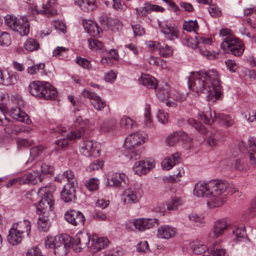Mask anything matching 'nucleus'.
Masks as SVG:
<instances>
[{
    "instance_id": "nucleus-1",
    "label": "nucleus",
    "mask_w": 256,
    "mask_h": 256,
    "mask_svg": "<svg viewBox=\"0 0 256 256\" xmlns=\"http://www.w3.org/2000/svg\"><path fill=\"white\" fill-rule=\"evenodd\" d=\"M188 86L194 94H203L208 100L212 102L218 98L221 94L219 74L214 70L191 72L188 78Z\"/></svg>"
},
{
    "instance_id": "nucleus-2",
    "label": "nucleus",
    "mask_w": 256,
    "mask_h": 256,
    "mask_svg": "<svg viewBox=\"0 0 256 256\" xmlns=\"http://www.w3.org/2000/svg\"><path fill=\"white\" fill-rule=\"evenodd\" d=\"M236 189L225 180H212L208 182H199L194 188V194L207 198L208 206L212 208L220 206L224 196L228 193H235Z\"/></svg>"
},
{
    "instance_id": "nucleus-3",
    "label": "nucleus",
    "mask_w": 256,
    "mask_h": 256,
    "mask_svg": "<svg viewBox=\"0 0 256 256\" xmlns=\"http://www.w3.org/2000/svg\"><path fill=\"white\" fill-rule=\"evenodd\" d=\"M55 187L52 186L41 187L38 194L42 197L37 209L40 212L38 222V228L40 231L47 232L50 228L54 214L52 208L54 202L52 192Z\"/></svg>"
},
{
    "instance_id": "nucleus-4",
    "label": "nucleus",
    "mask_w": 256,
    "mask_h": 256,
    "mask_svg": "<svg viewBox=\"0 0 256 256\" xmlns=\"http://www.w3.org/2000/svg\"><path fill=\"white\" fill-rule=\"evenodd\" d=\"M30 92L34 96L46 100L54 99L57 96L56 88L50 83L44 81H34L29 85Z\"/></svg>"
},
{
    "instance_id": "nucleus-5",
    "label": "nucleus",
    "mask_w": 256,
    "mask_h": 256,
    "mask_svg": "<svg viewBox=\"0 0 256 256\" xmlns=\"http://www.w3.org/2000/svg\"><path fill=\"white\" fill-rule=\"evenodd\" d=\"M72 238L66 234H62L54 238H48L45 241L46 248H54V254L63 256L67 254L72 246Z\"/></svg>"
},
{
    "instance_id": "nucleus-6",
    "label": "nucleus",
    "mask_w": 256,
    "mask_h": 256,
    "mask_svg": "<svg viewBox=\"0 0 256 256\" xmlns=\"http://www.w3.org/2000/svg\"><path fill=\"white\" fill-rule=\"evenodd\" d=\"M220 46L225 52L238 56L242 55L244 49L241 40L234 36L224 38Z\"/></svg>"
},
{
    "instance_id": "nucleus-7",
    "label": "nucleus",
    "mask_w": 256,
    "mask_h": 256,
    "mask_svg": "<svg viewBox=\"0 0 256 256\" xmlns=\"http://www.w3.org/2000/svg\"><path fill=\"white\" fill-rule=\"evenodd\" d=\"M6 26L14 31L19 32L21 36L27 35L29 32L30 24L26 17L18 20L10 15L5 16Z\"/></svg>"
},
{
    "instance_id": "nucleus-8",
    "label": "nucleus",
    "mask_w": 256,
    "mask_h": 256,
    "mask_svg": "<svg viewBox=\"0 0 256 256\" xmlns=\"http://www.w3.org/2000/svg\"><path fill=\"white\" fill-rule=\"evenodd\" d=\"M80 152L84 156L94 158L100 156V144L90 140H84L80 143Z\"/></svg>"
},
{
    "instance_id": "nucleus-9",
    "label": "nucleus",
    "mask_w": 256,
    "mask_h": 256,
    "mask_svg": "<svg viewBox=\"0 0 256 256\" xmlns=\"http://www.w3.org/2000/svg\"><path fill=\"white\" fill-rule=\"evenodd\" d=\"M142 195L141 188L135 186L125 190L122 195V199L126 204H134L139 202Z\"/></svg>"
},
{
    "instance_id": "nucleus-10",
    "label": "nucleus",
    "mask_w": 256,
    "mask_h": 256,
    "mask_svg": "<svg viewBox=\"0 0 256 256\" xmlns=\"http://www.w3.org/2000/svg\"><path fill=\"white\" fill-rule=\"evenodd\" d=\"M146 134L144 132H137L129 134L125 139L126 148H136L145 142Z\"/></svg>"
},
{
    "instance_id": "nucleus-11",
    "label": "nucleus",
    "mask_w": 256,
    "mask_h": 256,
    "mask_svg": "<svg viewBox=\"0 0 256 256\" xmlns=\"http://www.w3.org/2000/svg\"><path fill=\"white\" fill-rule=\"evenodd\" d=\"M98 22L104 28H107L112 32L118 31L121 26V22L118 19L112 18L106 13L100 14Z\"/></svg>"
},
{
    "instance_id": "nucleus-12",
    "label": "nucleus",
    "mask_w": 256,
    "mask_h": 256,
    "mask_svg": "<svg viewBox=\"0 0 256 256\" xmlns=\"http://www.w3.org/2000/svg\"><path fill=\"white\" fill-rule=\"evenodd\" d=\"M90 236L85 232H78L73 238L74 249L76 252H80L84 248L90 241Z\"/></svg>"
},
{
    "instance_id": "nucleus-13",
    "label": "nucleus",
    "mask_w": 256,
    "mask_h": 256,
    "mask_svg": "<svg viewBox=\"0 0 256 256\" xmlns=\"http://www.w3.org/2000/svg\"><path fill=\"white\" fill-rule=\"evenodd\" d=\"M54 1L48 0L46 4L43 5L42 8L39 10L38 6L32 4L30 6V10L33 14H43L48 16H53L56 14V10L54 8Z\"/></svg>"
},
{
    "instance_id": "nucleus-14",
    "label": "nucleus",
    "mask_w": 256,
    "mask_h": 256,
    "mask_svg": "<svg viewBox=\"0 0 256 256\" xmlns=\"http://www.w3.org/2000/svg\"><path fill=\"white\" fill-rule=\"evenodd\" d=\"M110 244L106 238L97 237L93 236L90 246V250L91 252L96 253L108 248Z\"/></svg>"
},
{
    "instance_id": "nucleus-15",
    "label": "nucleus",
    "mask_w": 256,
    "mask_h": 256,
    "mask_svg": "<svg viewBox=\"0 0 256 256\" xmlns=\"http://www.w3.org/2000/svg\"><path fill=\"white\" fill-rule=\"evenodd\" d=\"M159 24L160 26L161 32L167 39L173 40L178 38L180 31L178 26L166 22Z\"/></svg>"
},
{
    "instance_id": "nucleus-16",
    "label": "nucleus",
    "mask_w": 256,
    "mask_h": 256,
    "mask_svg": "<svg viewBox=\"0 0 256 256\" xmlns=\"http://www.w3.org/2000/svg\"><path fill=\"white\" fill-rule=\"evenodd\" d=\"M66 220L74 226H82L85 218L83 214L75 210H68L64 214Z\"/></svg>"
},
{
    "instance_id": "nucleus-17",
    "label": "nucleus",
    "mask_w": 256,
    "mask_h": 256,
    "mask_svg": "<svg viewBox=\"0 0 256 256\" xmlns=\"http://www.w3.org/2000/svg\"><path fill=\"white\" fill-rule=\"evenodd\" d=\"M126 176L123 173L115 172L110 175L107 178V184L114 187H124Z\"/></svg>"
},
{
    "instance_id": "nucleus-18",
    "label": "nucleus",
    "mask_w": 256,
    "mask_h": 256,
    "mask_svg": "<svg viewBox=\"0 0 256 256\" xmlns=\"http://www.w3.org/2000/svg\"><path fill=\"white\" fill-rule=\"evenodd\" d=\"M154 166V164L152 161L142 160L135 163L133 170L136 174L141 176L147 174Z\"/></svg>"
},
{
    "instance_id": "nucleus-19",
    "label": "nucleus",
    "mask_w": 256,
    "mask_h": 256,
    "mask_svg": "<svg viewBox=\"0 0 256 256\" xmlns=\"http://www.w3.org/2000/svg\"><path fill=\"white\" fill-rule=\"evenodd\" d=\"M20 177L21 183L24 184H36L41 182L44 178V176L38 170L28 172Z\"/></svg>"
},
{
    "instance_id": "nucleus-20",
    "label": "nucleus",
    "mask_w": 256,
    "mask_h": 256,
    "mask_svg": "<svg viewBox=\"0 0 256 256\" xmlns=\"http://www.w3.org/2000/svg\"><path fill=\"white\" fill-rule=\"evenodd\" d=\"M10 116L14 119L24 122L27 124H30L32 121L28 114L24 111L21 110L20 108L18 106L12 108L10 111Z\"/></svg>"
},
{
    "instance_id": "nucleus-21",
    "label": "nucleus",
    "mask_w": 256,
    "mask_h": 256,
    "mask_svg": "<svg viewBox=\"0 0 256 256\" xmlns=\"http://www.w3.org/2000/svg\"><path fill=\"white\" fill-rule=\"evenodd\" d=\"M228 223L226 220H220L214 222V227L210 233V237L216 238L222 235L227 228Z\"/></svg>"
},
{
    "instance_id": "nucleus-22",
    "label": "nucleus",
    "mask_w": 256,
    "mask_h": 256,
    "mask_svg": "<svg viewBox=\"0 0 256 256\" xmlns=\"http://www.w3.org/2000/svg\"><path fill=\"white\" fill-rule=\"evenodd\" d=\"M72 184V182H71V184H66L61 192V198L66 202H72L75 198L76 187Z\"/></svg>"
},
{
    "instance_id": "nucleus-23",
    "label": "nucleus",
    "mask_w": 256,
    "mask_h": 256,
    "mask_svg": "<svg viewBox=\"0 0 256 256\" xmlns=\"http://www.w3.org/2000/svg\"><path fill=\"white\" fill-rule=\"evenodd\" d=\"M180 140L184 142H190L192 141V138L188 137L185 132H179L170 135L168 137L166 142L167 144L170 146H173L176 142Z\"/></svg>"
},
{
    "instance_id": "nucleus-24",
    "label": "nucleus",
    "mask_w": 256,
    "mask_h": 256,
    "mask_svg": "<svg viewBox=\"0 0 256 256\" xmlns=\"http://www.w3.org/2000/svg\"><path fill=\"white\" fill-rule=\"evenodd\" d=\"M176 232V229L174 227L163 225L158 228L157 236L159 238L168 239L174 237Z\"/></svg>"
},
{
    "instance_id": "nucleus-25",
    "label": "nucleus",
    "mask_w": 256,
    "mask_h": 256,
    "mask_svg": "<svg viewBox=\"0 0 256 256\" xmlns=\"http://www.w3.org/2000/svg\"><path fill=\"white\" fill-rule=\"evenodd\" d=\"M198 116L204 123L211 124L217 119L218 114L212 112L208 107L206 108L205 112H200L198 114Z\"/></svg>"
},
{
    "instance_id": "nucleus-26",
    "label": "nucleus",
    "mask_w": 256,
    "mask_h": 256,
    "mask_svg": "<svg viewBox=\"0 0 256 256\" xmlns=\"http://www.w3.org/2000/svg\"><path fill=\"white\" fill-rule=\"evenodd\" d=\"M170 86L167 83L156 88V96L162 102L166 100L167 102L170 100Z\"/></svg>"
},
{
    "instance_id": "nucleus-27",
    "label": "nucleus",
    "mask_w": 256,
    "mask_h": 256,
    "mask_svg": "<svg viewBox=\"0 0 256 256\" xmlns=\"http://www.w3.org/2000/svg\"><path fill=\"white\" fill-rule=\"evenodd\" d=\"M12 226L22 236H28L31 229L30 222L27 220H24L16 224H14Z\"/></svg>"
},
{
    "instance_id": "nucleus-28",
    "label": "nucleus",
    "mask_w": 256,
    "mask_h": 256,
    "mask_svg": "<svg viewBox=\"0 0 256 256\" xmlns=\"http://www.w3.org/2000/svg\"><path fill=\"white\" fill-rule=\"evenodd\" d=\"M16 82V76L12 74H10L6 70H2L0 69V83L9 86L14 84Z\"/></svg>"
},
{
    "instance_id": "nucleus-29",
    "label": "nucleus",
    "mask_w": 256,
    "mask_h": 256,
    "mask_svg": "<svg viewBox=\"0 0 256 256\" xmlns=\"http://www.w3.org/2000/svg\"><path fill=\"white\" fill-rule=\"evenodd\" d=\"M170 100L166 103V106H175L176 105V101L182 102L186 99V94H182L176 90H173L170 92Z\"/></svg>"
},
{
    "instance_id": "nucleus-30",
    "label": "nucleus",
    "mask_w": 256,
    "mask_h": 256,
    "mask_svg": "<svg viewBox=\"0 0 256 256\" xmlns=\"http://www.w3.org/2000/svg\"><path fill=\"white\" fill-rule=\"evenodd\" d=\"M180 154L178 153H175L168 158H165L162 162L163 168L169 170L175 164L180 162Z\"/></svg>"
},
{
    "instance_id": "nucleus-31",
    "label": "nucleus",
    "mask_w": 256,
    "mask_h": 256,
    "mask_svg": "<svg viewBox=\"0 0 256 256\" xmlns=\"http://www.w3.org/2000/svg\"><path fill=\"white\" fill-rule=\"evenodd\" d=\"M24 236L20 234L12 226L9 230V234L7 236L8 240L12 245L20 244Z\"/></svg>"
},
{
    "instance_id": "nucleus-32",
    "label": "nucleus",
    "mask_w": 256,
    "mask_h": 256,
    "mask_svg": "<svg viewBox=\"0 0 256 256\" xmlns=\"http://www.w3.org/2000/svg\"><path fill=\"white\" fill-rule=\"evenodd\" d=\"M74 2L78 4L80 9L85 12L92 11L96 8L93 0H74Z\"/></svg>"
},
{
    "instance_id": "nucleus-33",
    "label": "nucleus",
    "mask_w": 256,
    "mask_h": 256,
    "mask_svg": "<svg viewBox=\"0 0 256 256\" xmlns=\"http://www.w3.org/2000/svg\"><path fill=\"white\" fill-rule=\"evenodd\" d=\"M140 84L149 88H156V80L149 74H142L138 80Z\"/></svg>"
},
{
    "instance_id": "nucleus-34",
    "label": "nucleus",
    "mask_w": 256,
    "mask_h": 256,
    "mask_svg": "<svg viewBox=\"0 0 256 256\" xmlns=\"http://www.w3.org/2000/svg\"><path fill=\"white\" fill-rule=\"evenodd\" d=\"M82 24L84 28L87 30L88 32L93 36L98 34L102 31V29L98 27L96 24H94L91 20H84Z\"/></svg>"
},
{
    "instance_id": "nucleus-35",
    "label": "nucleus",
    "mask_w": 256,
    "mask_h": 256,
    "mask_svg": "<svg viewBox=\"0 0 256 256\" xmlns=\"http://www.w3.org/2000/svg\"><path fill=\"white\" fill-rule=\"evenodd\" d=\"M157 51L160 56L163 57H169L172 56L173 49L172 48L165 44L158 42Z\"/></svg>"
},
{
    "instance_id": "nucleus-36",
    "label": "nucleus",
    "mask_w": 256,
    "mask_h": 256,
    "mask_svg": "<svg viewBox=\"0 0 256 256\" xmlns=\"http://www.w3.org/2000/svg\"><path fill=\"white\" fill-rule=\"evenodd\" d=\"M196 42L192 46V48H198V51L203 48V44L210 45L212 44V39L209 38H205L203 36L195 37Z\"/></svg>"
},
{
    "instance_id": "nucleus-37",
    "label": "nucleus",
    "mask_w": 256,
    "mask_h": 256,
    "mask_svg": "<svg viewBox=\"0 0 256 256\" xmlns=\"http://www.w3.org/2000/svg\"><path fill=\"white\" fill-rule=\"evenodd\" d=\"M208 250L212 256H228L226 250L217 244L210 246Z\"/></svg>"
},
{
    "instance_id": "nucleus-38",
    "label": "nucleus",
    "mask_w": 256,
    "mask_h": 256,
    "mask_svg": "<svg viewBox=\"0 0 256 256\" xmlns=\"http://www.w3.org/2000/svg\"><path fill=\"white\" fill-rule=\"evenodd\" d=\"M120 126L122 128L130 130L136 127V123L129 117H122L120 122Z\"/></svg>"
},
{
    "instance_id": "nucleus-39",
    "label": "nucleus",
    "mask_w": 256,
    "mask_h": 256,
    "mask_svg": "<svg viewBox=\"0 0 256 256\" xmlns=\"http://www.w3.org/2000/svg\"><path fill=\"white\" fill-rule=\"evenodd\" d=\"M217 120L220 124L226 127L232 126L234 124L232 118L229 115L224 114H218Z\"/></svg>"
},
{
    "instance_id": "nucleus-40",
    "label": "nucleus",
    "mask_w": 256,
    "mask_h": 256,
    "mask_svg": "<svg viewBox=\"0 0 256 256\" xmlns=\"http://www.w3.org/2000/svg\"><path fill=\"white\" fill-rule=\"evenodd\" d=\"M85 134V130L84 127H80L76 130L70 132L66 134L69 140H77L80 138Z\"/></svg>"
},
{
    "instance_id": "nucleus-41",
    "label": "nucleus",
    "mask_w": 256,
    "mask_h": 256,
    "mask_svg": "<svg viewBox=\"0 0 256 256\" xmlns=\"http://www.w3.org/2000/svg\"><path fill=\"white\" fill-rule=\"evenodd\" d=\"M0 124L5 126L4 130L8 134H14V125L10 122L4 114L0 116Z\"/></svg>"
},
{
    "instance_id": "nucleus-42",
    "label": "nucleus",
    "mask_w": 256,
    "mask_h": 256,
    "mask_svg": "<svg viewBox=\"0 0 256 256\" xmlns=\"http://www.w3.org/2000/svg\"><path fill=\"white\" fill-rule=\"evenodd\" d=\"M116 126V120L114 118L106 120L100 126L101 130L104 132L112 131Z\"/></svg>"
},
{
    "instance_id": "nucleus-43",
    "label": "nucleus",
    "mask_w": 256,
    "mask_h": 256,
    "mask_svg": "<svg viewBox=\"0 0 256 256\" xmlns=\"http://www.w3.org/2000/svg\"><path fill=\"white\" fill-rule=\"evenodd\" d=\"M183 29L187 32H196L198 29V25L196 20L184 21Z\"/></svg>"
},
{
    "instance_id": "nucleus-44",
    "label": "nucleus",
    "mask_w": 256,
    "mask_h": 256,
    "mask_svg": "<svg viewBox=\"0 0 256 256\" xmlns=\"http://www.w3.org/2000/svg\"><path fill=\"white\" fill-rule=\"evenodd\" d=\"M24 46L28 51L32 52L38 49L39 44L36 40L30 38L25 42Z\"/></svg>"
},
{
    "instance_id": "nucleus-45",
    "label": "nucleus",
    "mask_w": 256,
    "mask_h": 256,
    "mask_svg": "<svg viewBox=\"0 0 256 256\" xmlns=\"http://www.w3.org/2000/svg\"><path fill=\"white\" fill-rule=\"evenodd\" d=\"M126 156L130 160H136L140 158V152L136 148H126Z\"/></svg>"
},
{
    "instance_id": "nucleus-46",
    "label": "nucleus",
    "mask_w": 256,
    "mask_h": 256,
    "mask_svg": "<svg viewBox=\"0 0 256 256\" xmlns=\"http://www.w3.org/2000/svg\"><path fill=\"white\" fill-rule=\"evenodd\" d=\"M233 234L236 236V242L242 241V240L245 238L246 236L245 228L243 226L238 227L233 230Z\"/></svg>"
},
{
    "instance_id": "nucleus-47",
    "label": "nucleus",
    "mask_w": 256,
    "mask_h": 256,
    "mask_svg": "<svg viewBox=\"0 0 256 256\" xmlns=\"http://www.w3.org/2000/svg\"><path fill=\"white\" fill-rule=\"evenodd\" d=\"M144 222V218L131 220L128 221V223L126 224V226L128 227V224H132L138 230L144 231L145 230V226Z\"/></svg>"
},
{
    "instance_id": "nucleus-48",
    "label": "nucleus",
    "mask_w": 256,
    "mask_h": 256,
    "mask_svg": "<svg viewBox=\"0 0 256 256\" xmlns=\"http://www.w3.org/2000/svg\"><path fill=\"white\" fill-rule=\"evenodd\" d=\"M113 2L112 6L114 8L121 11L127 12L129 15L131 14V12L123 1L120 0H113Z\"/></svg>"
},
{
    "instance_id": "nucleus-49",
    "label": "nucleus",
    "mask_w": 256,
    "mask_h": 256,
    "mask_svg": "<svg viewBox=\"0 0 256 256\" xmlns=\"http://www.w3.org/2000/svg\"><path fill=\"white\" fill-rule=\"evenodd\" d=\"M235 168L238 170H246L248 168L247 160L244 158H238L236 160Z\"/></svg>"
},
{
    "instance_id": "nucleus-50",
    "label": "nucleus",
    "mask_w": 256,
    "mask_h": 256,
    "mask_svg": "<svg viewBox=\"0 0 256 256\" xmlns=\"http://www.w3.org/2000/svg\"><path fill=\"white\" fill-rule=\"evenodd\" d=\"M222 140V134L216 131L210 135L208 138V143L211 146H216L218 142Z\"/></svg>"
},
{
    "instance_id": "nucleus-51",
    "label": "nucleus",
    "mask_w": 256,
    "mask_h": 256,
    "mask_svg": "<svg viewBox=\"0 0 256 256\" xmlns=\"http://www.w3.org/2000/svg\"><path fill=\"white\" fill-rule=\"evenodd\" d=\"M182 204V200L178 198H174L166 203L167 208L170 210H174L178 209V206Z\"/></svg>"
},
{
    "instance_id": "nucleus-52",
    "label": "nucleus",
    "mask_w": 256,
    "mask_h": 256,
    "mask_svg": "<svg viewBox=\"0 0 256 256\" xmlns=\"http://www.w3.org/2000/svg\"><path fill=\"white\" fill-rule=\"evenodd\" d=\"M44 148L41 146H34L30 150V158L28 160H33L35 158L40 156L43 152Z\"/></svg>"
},
{
    "instance_id": "nucleus-53",
    "label": "nucleus",
    "mask_w": 256,
    "mask_h": 256,
    "mask_svg": "<svg viewBox=\"0 0 256 256\" xmlns=\"http://www.w3.org/2000/svg\"><path fill=\"white\" fill-rule=\"evenodd\" d=\"M91 104L94 108L98 110H102L106 105L101 98L97 95L92 100Z\"/></svg>"
},
{
    "instance_id": "nucleus-54",
    "label": "nucleus",
    "mask_w": 256,
    "mask_h": 256,
    "mask_svg": "<svg viewBox=\"0 0 256 256\" xmlns=\"http://www.w3.org/2000/svg\"><path fill=\"white\" fill-rule=\"evenodd\" d=\"M144 124L148 128H152L153 126L152 121L150 116V106L146 104L145 106V112L144 113Z\"/></svg>"
},
{
    "instance_id": "nucleus-55",
    "label": "nucleus",
    "mask_w": 256,
    "mask_h": 256,
    "mask_svg": "<svg viewBox=\"0 0 256 256\" xmlns=\"http://www.w3.org/2000/svg\"><path fill=\"white\" fill-rule=\"evenodd\" d=\"M152 6L148 4H145L144 6L140 8H136V13L138 17L145 16L146 14L151 11Z\"/></svg>"
},
{
    "instance_id": "nucleus-56",
    "label": "nucleus",
    "mask_w": 256,
    "mask_h": 256,
    "mask_svg": "<svg viewBox=\"0 0 256 256\" xmlns=\"http://www.w3.org/2000/svg\"><path fill=\"white\" fill-rule=\"evenodd\" d=\"M190 247L192 249L194 253L196 254H202L207 250L206 246L194 242L191 243Z\"/></svg>"
},
{
    "instance_id": "nucleus-57",
    "label": "nucleus",
    "mask_w": 256,
    "mask_h": 256,
    "mask_svg": "<svg viewBox=\"0 0 256 256\" xmlns=\"http://www.w3.org/2000/svg\"><path fill=\"white\" fill-rule=\"evenodd\" d=\"M99 184V180L95 178H91L86 180L85 182V186L86 188L90 190H94L98 188Z\"/></svg>"
},
{
    "instance_id": "nucleus-58",
    "label": "nucleus",
    "mask_w": 256,
    "mask_h": 256,
    "mask_svg": "<svg viewBox=\"0 0 256 256\" xmlns=\"http://www.w3.org/2000/svg\"><path fill=\"white\" fill-rule=\"evenodd\" d=\"M62 178H65L68 181L66 184H70L72 182L73 186H76L77 184L76 180L73 172L70 170H67L63 173L62 176Z\"/></svg>"
},
{
    "instance_id": "nucleus-59",
    "label": "nucleus",
    "mask_w": 256,
    "mask_h": 256,
    "mask_svg": "<svg viewBox=\"0 0 256 256\" xmlns=\"http://www.w3.org/2000/svg\"><path fill=\"white\" fill-rule=\"evenodd\" d=\"M187 122L188 124L196 128V130L200 133L204 134L206 132V130L205 126L204 125L196 122V121L194 119L190 118L187 120Z\"/></svg>"
},
{
    "instance_id": "nucleus-60",
    "label": "nucleus",
    "mask_w": 256,
    "mask_h": 256,
    "mask_svg": "<svg viewBox=\"0 0 256 256\" xmlns=\"http://www.w3.org/2000/svg\"><path fill=\"white\" fill-rule=\"evenodd\" d=\"M145 230L153 228L158 225V220L156 218H144Z\"/></svg>"
},
{
    "instance_id": "nucleus-61",
    "label": "nucleus",
    "mask_w": 256,
    "mask_h": 256,
    "mask_svg": "<svg viewBox=\"0 0 256 256\" xmlns=\"http://www.w3.org/2000/svg\"><path fill=\"white\" fill-rule=\"evenodd\" d=\"M88 43L90 48H96L100 50H104V49L103 44L97 40L90 38L88 40Z\"/></svg>"
},
{
    "instance_id": "nucleus-62",
    "label": "nucleus",
    "mask_w": 256,
    "mask_h": 256,
    "mask_svg": "<svg viewBox=\"0 0 256 256\" xmlns=\"http://www.w3.org/2000/svg\"><path fill=\"white\" fill-rule=\"evenodd\" d=\"M10 37L9 34L5 32L0 31V44L8 46L10 44Z\"/></svg>"
},
{
    "instance_id": "nucleus-63",
    "label": "nucleus",
    "mask_w": 256,
    "mask_h": 256,
    "mask_svg": "<svg viewBox=\"0 0 256 256\" xmlns=\"http://www.w3.org/2000/svg\"><path fill=\"white\" fill-rule=\"evenodd\" d=\"M199 52L202 56H204L209 60H214L218 58V53L216 52H210L204 48H201Z\"/></svg>"
},
{
    "instance_id": "nucleus-64",
    "label": "nucleus",
    "mask_w": 256,
    "mask_h": 256,
    "mask_svg": "<svg viewBox=\"0 0 256 256\" xmlns=\"http://www.w3.org/2000/svg\"><path fill=\"white\" fill-rule=\"evenodd\" d=\"M45 67V65L43 63L34 64L28 68L27 71L30 74H34L38 71L43 70Z\"/></svg>"
}]
</instances>
